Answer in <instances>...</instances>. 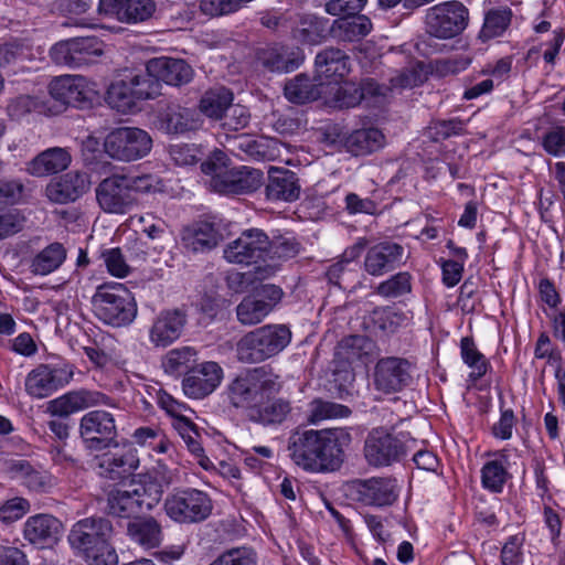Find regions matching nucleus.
Instances as JSON below:
<instances>
[{"label": "nucleus", "mask_w": 565, "mask_h": 565, "mask_svg": "<svg viewBox=\"0 0 565 565\" xmlns=\"http://www.w3.org/2000/svg\"><path fill=\"white\" fill-rule=\"evenodd\" d=\"M351 443V431L345 427L296 428L288 437L287 451L290 460L306 472H333L343 465Z\"/></svg>", "instance_id": "nucleus-1"}, {"label": "nucleus", "mask_w": 565, "mask_h": 565, "mask_svg": "<svg viewBox=\"0 0 565 565\" xmlns=\"http://www.w3.org/2000/svg\"><path fill=\"white\" fill-rule=\"evenodd\" d=\"M113 534L111 521L94 515L75 522L67 535V542L89 565H117L118 555L111 544Z\"/></svg>", "instance_id": "nucleus-2"}, {"label": "nucleus", "mask_w": 565, "mask_h": 565, "mask_svg": "<svg viewBox=\"0 0 565 565\" xmlns=\"http://www.w3.org/2000/svg\"><path fill=\"white\" fill-rule=\"evenodd\" d=\"M282 384L269 365L247 369L236 375L226 387V397L235 408H243L247 416L252 407L268 394H278Z\"/></svg>", "instance_id": "nucleus-3"}, {"label": "nucleus", "mask_w": 565, "mask_h": 565, "mask_svg": "<svg viewBox=\"0 0 565 565\" xmlns=\"http://www.w3.org/2000/svg\"><path fill=\"white\" fill-rule=\"evenodd\" d=\"M291 341V331L285 324H266L245 333L236 343L241 363H262L279 354Z\"/></svg>", "instance_id": "nucleus-4"}, {"label": "nucleus", "mask_w": 565, "mask_h": 565, "mask_svg": "<svg viewBox=\"0 0 565 565\" xmlns=\"http://www.w3.org/2000/svg\"><path fill=\"white\" fill-rule=\"evenodd\" d=\"M94 315L104 323L124 327L137 316V303L132 294L119 282H105L96 288L92 297Z\"/></svg>", "instance_id": "nucleus-5"}, {"label": "nucleus", "mask_w": 565, "mask_h": 565, "mask_svg": "<svg viewBox=\"0 0 565 565\" xmlns=\"http://www.w3.org/2000/svg\"><path fill=\"white\" fill-rule=\"evenodd\" d=\"M163 508L172 521L193 524L206 520L212 513L213 505L204 491L194 488H177L168 493Z\"/></svg>", "instance_id": "nucleus-6"}, {"label": "nucleus", "mask_w": 565, "mask_h": 565, "mask_svg": "<svg viewBox=\"0 0 565 565\" xmlns=\"http://www.w3.org/2000/svg\"><path fill=\"white\" fill-rule=\"evenodd\" d=\"M152 143L148 131L138 127H119L107 134L104 150L115 160L130 162L148 156Z\"/></svg>", "instance_id": "nucleus-7"}, {"label": "nucleus", "mask_w": 565, "mask_h": 565, "mask_svg": "<svg viewBox=\"0 0 565 565\" xmlns=\"http://www.w3.org/2000/svg\"><path fill=\"white\" fill-rule=\"evenodd\" d=\"M469 10L460 1H447L430 7L425 17L426 32L437 39H452L468 25Z\"/></svg>", "instance_id": "nucleus-8"}, {"label": "nucleus", "mask_w": 565, "mask_h": 565, "mask_svg": "<svg viewBox=\"0 0 565 565\" xmlns=\"http://www.w3.org/2000/svg\"><path fill=\"white\" fill-rule=\"evenodd\" d=\"M407 455L405 441L384 427L369 431L363 445V456L369 466L383 468L403 460Z\"/></svg>", "instance_id": "nucleus-9"}, {"label": "nucleus", "mask_w": 565, "mask_h": 565, "mask_svg": "<svg viewBox=\"0 0 565 565\" xmlns=\"http://www.w3.org/2000/svg\"><path fill=\"white\" fill-rule=\"evenodd\" d=\"M79 436L85 448L90 451L118 447L115 417L103 409L90 411L81 418Z\"/></svg>", "instance_id": "nucleus-10"}, {"label": "nucleus", "mask_w": 565, "mask_h": 565, "mask_svg": "<svg viewBox=\"0 0 565 565\" xmlns=\"http://www.w3.org/2000/svg\"><path fill=\"white\" fill-rule=\"evenodd\" d=\"M104 53V42L97 36H78L56 43L51 57L56 64L70 67L89 65Z\"/></svg>", "instance_id": "nucleus-11"}, {"label": "nucleus", "mask_w": 565, "mask_h": 565, "mask_svg": "<svg viewBox=\"0 0 565 565\" xmlns=\"http://www.w3.org/2000/svg\"><path fill=\"white\" fill-rule=\"evenodd\" d=\"M268 235L263 230L249 228L224 247L223 256L231 264L252 265L266 259Z\"/></svg>", "instance_id": "nucleus-12"}, {"label": "nucleus", "mask_w": 565, "mask_h": 565, "mask_svg": "<svg viewBox=\"0 0 565 565\" xmlns=\"http://www.w3.org/2000/svg\"><path fill=\"white\" fill-rule=\"evenodd\" d=\"M74 369L70 364H40L25 379V391L34 398H44L64 387L73 379Z\"/></svg>", "instance_id": "nucleus-13"}, {"label": "nucleus", "mask_w": 565, "mask_h": 565, "mask_svg": "<svg viewBox=\"0 0 565 565\" xmlns=\"http://www.w3.org/2000/svg\"><path fill=\"white\" fill-rule=\"evenodd\" d=\"M374 386L384 394L401 392L413 382V365L404 358L380 359L374 367Z\"/></svg>", "instance_id": "nucleus-14"}, {"label": "nucleus", "mask_w": 565, "mask_h": 565, "mask_svg": "<svg viewBox=\"0 0 565 565\" xmlns=\"http://www.w3.org/2000/svg\"><path fill=\"white\" fill-rule=\"evenodd\" d=\"M351 491L356 501L374 507L391 505L398 497L396 480L393 478L358 479L352 481Z\"/></svg>", "instance_id": "nucleus-15"}, {"label": "nucleus", "mask_w": 565, "mask_h": 565, "mask_svg": "<svg viewBox=\"0 0 565 565\" xmlns=\"http://www.w3.org/2000/svg\"><path fill=\"white\" fill-rule=\"evenodd\" d=\"M99 206L108 213L124 214L136 203L124 180V175L115 174L104 179L96 188Z\"/></svg>", "instance_id": "nucleus-16"}, {"label": "nucleus", "mask_w": 565, "mask_h": 565, "mask_svg": "<svg viewBox=\"0 0 565 565\" xmlns=\"http://www.w3.org/2000/svg\"><path fill=\"white\" fill-rule=\"evenodd\" d=\"M222 379L223 369L216 362H204L186 372L182 388L188 397L201 399L212 394Z\"/></svg>", "instance_id": "nucleus-17"}, {"label": "nucleus", "mask_w": 565, "mask_h": 565, "mask_svg": "<svg viewBox=\"0 0 565 565\" xmlns=\"http://www.w3.org/2000/svg\"><path fill=\"white\" fill-rule=\"evenodd\" d=\"M265 183V195L271 202H294L301 193L297 174L286 168L270 167Z\"/></svg>", "instance_id": "nucleus-18"}, {"label": "nucleus", "mask_w": 565, "mask_h": 565, "mask_svg": "<svg viewBox=\"0 0 565 565\" xmlns=\"http://www.w3.org/2000/svg\"><path fill=\"white\" fill-rule=\"evenodd\" d=\"M63 524L52 514L41 513L30 516L23 526V536L40 548L52 547L60 541Z\"/></svg>", "instance_id": "nucleus-19"}, {"label": "nucleus", "mask_w": 565, "mask_h": 565, "mask_svg": "<svg viewBox=\"0 0 565 565\" xmlns=\"http://www.w3.org/2000/svg\"><path fill=\"white\" fill-rule=\"evenodd\" d=\"M49 93L62 107H83L89 100L87 81L81 75L55 77L49 84Z\"/></svg>", "instance_id": "nucleus-20"}, {"label": "nucleus", "mask_w": 565, "mask_h": 565, "mask_svg": "<svg viewBox=\"0 0 565 565\" xmlns=\"http://www.w3.org/2000/svg\"><path fill=\"white\" fill-rule=\"evenodd\" d=\"M404 247L394 242H381L366 252L364 270L374 277L383 276L403 264Z\"/></svg>", "instance_id": "nucleus-21"}, {"label": "nucleus", "mask_w": 565, "mask_h": 565, "mask_svg": "<svg viewBox=\"0 0 565 565\" xmlns=\"http://www.w3.org/2000/svg\"><path fill=\"white\" fill-rule=\"evenodd\" d=\"M256 58L269 72L289 73L302 64L305 56L299 47L275 44L259 49Z\"/></svg>", "instance_id": "nucleus-22"}, {"label": "nucleus", "mask_w": 565, "mask_h": 565, "mask_svg": "<svg viewBox=\"0 0 565 565\" xmlns=\"http://www.w3.org/2000/svg\"><path fill=\"white\" fill-rule=\"evenodd\" d=\"M223 236L211 222L199 221L185 226L180 234L182 247L188 253H207L214 249Z\"/></svg>", "instance_id": "nucleus-23"}, {"label": "nucleus", "mask_w": 565, "mask_h": 565, "mask_svg": "<svg viewBox=\"0 0 565 565\" xmlns=\"http://www.w3.org/2000/svg\"><path fill=\"white\" fill-rule=\"evenodd\" d=\"M92 185L88 173L82 171H70L52 182L46 188L51 201L60 204L74 202L86 192Z\"/></svg>", "instance_id": "nucleus-24"}, {"label": "nucleus", "mask_w": 565, "mask_h": 565, "mask_svg": "<svg viewBox=\"0 0 565 565\" xmlns=\"http://www.w3.org/2000/svg\"><path fill=\"white\" fill-rule=\"evenodd\" d=\"M263 172L246 166L232 168L225 180L216 179L215 192L221 194H246L258 190L263 184Z\"/></svg>", "instance_id": "nucleus-25"}, {"label": "nucleus", "mask_w": 565, "mask_h": 565, "mask_svg": "<svg viewBox=\"0 0 565 565\" xmlns=\"http://www.w3.org/2000/svg\"><path fill=\"white\" fill-rule=\"evenodd\" d=\"M291 411V402L288 398L268 394L250 408L248 419L264 427L278 426L287 420Z\"/></svg>", "instance_id": "nucleus-26"}, {"label": "nucleus", "mask_w": 565, "mask_h": 565, "mask_svg": "<svg viewBox=\"0 0 565 565\" xmlns=\"http://www.w3.org/2000/svg\"><path fill=\"white\" fill-rule=\"evenodd\" d=\"M138 467L139 458L137 451L130 447L105 452L98 458L100 475L110 480L126 479L131 476Z\"/></svg>", "instance_id": "nucleus-27"}, {"label": "nucleus", "mask_w": 565, "mask_h": 565, "mask_svg": "<svg viewBox=\"0 0 565 565\" xmlns=\"http://www.w3.org/2000/svg\"><path fill=\"white\" fill-rule=\"evenodd\" d=\"M186 323V316L181 310L162 311L150 328V341L156 347L166 348L178 340Z\"/></svg>", "instance_id": "nucleus-28"}, {"label": "nucleus", "mask_w": 565, "mask_h": 565, "mask_svg": "<svg viewBox=\"0 0 565 565\" xmlns=\"http://www.w3.org/2000/svg\"><path fill=\"white\" fill-rule=\"evenodd\" d=\"M8 472L11 478L19 480L29 490L46 492L54 486V478L39 465L26 459H13L8 462Z\"/></svg>", "instance_id": "nucleus-29"}, {"label": "nucleus", "mask_w": 565, "mask_h": 565, "mask_svg": "<svg viewBox=\"0 0 565 565\" xmlns=\"http://www.w3.org/2000/svg\"><path fill=\"white\" fill-rule=\"evenodd\" d=\"M147 68L157 76L159 83L172 86L188 84L193 76L192 67L184 61L172 57H156L147 62Z\"/></svg>", "instance_id": "nucleus-30"}, {"label": "nucleus", "mask_w": 565, "mask_h": 565, "mask_svg": "<svg viewBox=\"0 0 565 565\" xmlns=\"http://www.w3.org/2000/svg\"><path fill=\"white\" fill-rule=\"evenodd\" d=\"M106 398L99 393L81 390L68 392L47 403V413L52 416L68 417L70 415L97 405Z\"/></svg>", "instance_id": "nucleus-31"}, {"label": "nucleus", "mask_w": 565, "mask_h": 565, "mask_svg": "<svg viewBox=\"0 0 565 565\" xmlns=\"http://www.w3.org/2000/svg\"><path fill=\"white\" fill-rule=\"evenodd\" d=\"M316 76L320 82L333 79L338 82L350 72V57L338 47H326L315 58Z\"/></svg>", "instance_id": "nucleus-32"}, {"label": "nucleus", "mask_w": 565, "mask_h": 565, "mask_svg": "<svg viewBox=\"0 0 565 565\" xmlns=\"http://www.w3.org/2000/svg\"><path fill=\"white\" fill-rule=\"evenodd\" d=\"M126 534L132 543L146 550L158 547L163 540L162 526L151 515L131 519L127 523Z\"/></svg>", "instance_id": "nucleus-33"}, {"label": "nucleus", "mask_w": 565, "mask_h": 565, "mask_svg": "<svg viewBox=\"0 0 565 565\" xmlns=\"http://www.w3.org/2000/svg\"><path fill=\"white\" fill-rule=\"evenodd\" d=\"M72 161L66 148L53 147L40 152L28 163V172L35 177H46L65 170Z\"/></svg>", "instance_id": "nucleus-34"}, {"label": "nucleus", "mask_w": 565, "mask_h": 565, "mask_svg": "<svg viewBox=\"0 0 565 565\" xmlns=\"http://www.w3.org/2000/svg\"><path fill=\"white\" fill-rule=\"evenodd\" d=\"M161 128L169 134H183L194 130L200 126L195 110L180 105H168L159 114Z\"/></svg>", "instance_id": "nucleus-35"}, {"label": "nucleus", "mask_w": 565, "mask_h": 565, "mask_svg": "<svg viewBox=\"0 0 565 565\" xmlns=\"http://www.w3.org/2000/svg\"><path fill=\"white\" fill-rule=\"evenodd\" d=\"M323 82L318 77L310 78L307 74H298L287 81L284 87L285 97L292 104L302 105L318 99L321 95L320 87Z\"/></svg>", "instance_id": "nucleus-36"}, {"label": "nucleus", "mask_w": 565, "mask_h": 565, "mask_svg": "<svg viewBox=\"0 0 565 565\" xmlns=\"http://www.w3.org/2000/svg\"><path fill=\"white\" fill-rule=\"evenodd\" d=\"M385 145V136L377 128H362L352 131L344 141V147L353 156L371 154Z\"/></svg>", "instance_id": "nucleus-37"}, {"label": "nucleus", "mask_w": 565, "mask_h": 565, "mask_svg": "<svg viewBox=\"0 0 565 565\" xmlns=\"http://www.w3.org/2000/svg\"><path fill=\"white\" fill-rule=\"evenodd\" d=\"M372 30L371 20L363 14L352 18H339L331 25L333 38L342 42H358Z\"/></svg>", "instance_id": "nucleus-38"}, {"label": "nucleus", "mask_w": 565, "mask_h": 565, "mask_svg": "<svg viewBox=\"0 0 565 565\" xmlns=\"http://www.w3.org/2000/svg\"><path fill=\"white\" fill-rule=\"evenodd\" d=\"M227 142L232 151H241L255 160H270L274 153L270 143L274 141L264 137L255 138L247 134L228 137Z\"/></svg>", "instance_id": "nucleus-39"}, {"label": "nucleus", "mask_w": 565, "mask_h": 565, "mask_svg": "<svg viewBox=\"0 0 565 565\" xmlns=\"http://www.w3.org/2000/svg\"><path fill=\"white\" fill-rule=\"evenodd\" d=\"M135 491L130 487L129 489H115L107 494V510L108 513L126 519H134L142 513L141 507L137 501Z\"/></svg>", "instance_id": "nucleus-40"}, {"label": "nucleus", "mask_w": 565, "mask_h": 565, "mask_svg": "<svg viewBox=\"0 0 565 565\" xmlns=\"http://www.w3.org/2000/svg\"><path fill=\"white\" fill-rule=\"evenodd\" d=\"M234 96L231 89L220 86L204 93L200 100V110L206 117L215 120L223 118L225 111L232 106Z\"/></svg>", "instance_id": "nucleus-41"}, {"label": "nucleus", "mask_w": 565, "mask_h": 565, "mask_svg": "<svg viewBox=\"0 0 565 565\" xmlns=\"http://www.w3.org/2000/svg\"><path fill=\"white\" fill-rule=\"evenodd\" d=\"M66 258V249L63 244L54 242L36 254L30 265L34 275L45 276L56 270Z\"/></svg>", "instance_id": "nucleus-42"}, {"label": "nucleus", "mask_w": 565, "mask_h": 565, "mask_svg": "<svg viewBox=\"0 0 565 565\" xmlns=\"http://www.w3.org/2000/svg\"><path fill=\"white\" fill-rule=\"evenodd\" d=\"M499 459L488 461L481 470L482 486L494 492L499 493L502 491L504 483L508 479V454L505 450L498 452Z\"/></svg>", "instance_id": "nucleus-43"}, {"label": "nucleus", "mask_w": 565, "mask_h": 565, "mask_svg": "<svg viewBox=\"0 0 565 565\" xmlns=\"http://www.w3.org/2000/svg\"><path fill=\"white\" fill-rule=\"evenodd\" d=\"M271 311V303L265 299H258L255 295H249L236 307L237 320L244 326H254L260 323Z\"/></svg>", "instance_id": "nucleus-44"}, {"label": "nucleus", "mask_w": 565, "mask_h": 565, "mask_svg": "<svg viewBox=\"0 0 565 565\" xmlns=\"http://www.w3.org/2000/svg\"><path fill=\"white\" fill-rule=\"evenodd\" d=\"M291 24L292 26H290L289 31L295 40L307 44H317L320 42L323 26L317 17L305 14L296 19L292 15Z\"/></svg>", "instance_id": "nucleus-45"}, {"label": "nucleus", "mask_w": 565, "mask_h": 565, "mask_svg": "<svg viewBox=\"0 0 565 565\" xmlns=\"http://www.w3.org/2000/svg\"><path fill=\"white\" fill-rule=\"evenodd\" d=\"M512 15V10L508 7L489 10L484 15L480 38L489 40L501 36L510 25Z\"/></svg>", "instance_id": "nucleus-46"}, {"label": "nucleus", "mask_w": 565, "mask_h": 565, "mask_svg": "<svg viewBox=\"0 0 565 565\" xmlns=\"http://www.w3.org/2000/svg\"><path fill=\"white\" fill-rule=\"evenodd\" d=\"M196 350L192 347H182L170 350L162 360V367L169 374H181L191 370L196 362Z\"/></svg>", "instance_id": "nucleus-47"}, {"label": "nucleus", "mask_w": 565, "mask_h": 565, "mask_svg": "<svg viewBox=\"0 0 565 565\" xmlns=\"http://www.w3.org/2000/svg\"><path fill=\"white\" fill-rule=\"evenodd\" d=\"M351 415V409L342 404L316 398L309 404L308 422L318 424L326 419L345 418Z\"/></svg>", "instance_id": "nucleus-48"}, {"label": "nucleus", "mask_w": 565, "mask_h": 565, "mask_svg": "<svg viewBox=\"0 0 565 565\" xmlns=\"http://www.w3.org/2000/svg\"><path fill=\"white\" fill-rule=\"evenodd\" d=\"M460 353L463 362L472 369L469 375L472 381H478L486 375L489 363L477 349L472 338L465 337L461 339Z\"/></svg>", "instance_id": "nucleus-49"}, {"label": "nucleus", "mask_w": 565, "mask_h": 565, "mask_svg": "<svg viewBox=\"0 0 565 565\" xmlns=\"http://www.w3.org/2000/svg\"><path fill=\"white\" fill-rule=\"evenodd\" d=\"M107 100L113 108L118 111L126 113L136 105V97L131 89V84L126 77L125 79L113 83L107 90Z\"/></svg>", "instance_id": "nucleus-50"}, {"label": "nucleus", "mask_w": 565, "mask_h": 565, "mask_svg": "<svg viewBox=\"0 0 565 565\" xmlns=\"http://www.w3.org/2000/svg\"><path fill=\"white\" fill-rule=\"evenodd\" d=\"M370 347V341L364 335H349L343 338L335 347L334 355L347 363L360 360Z\"/></svg>", "instance_id": "nucleus-51"}, {"label": "nucleus", "mask_w": 565, "mask_h": 565, "mask_svg": "<svg viewBox=\"0 0 565 565\" xmlns=\"http://www.w3.org/2000/svg\"><path fill=\"white\" fill-rule=\"evenodd\" d=\"M137 100L152 99L160 95L161 84L146 67L145 72L127 76Z\"/></svg>", "instance_id": "nucleus-52"}, {"label": "nucleus", "mask_w": 565, "mask_h": 565, "mask_svg": "<svg viewBox=\"0 0 565 565\" xmlns=\"http://www.w3.org/2000/svg\"><path fill=\"white\" fill-rule=\"evenodd\" d=\"M412 291V275L399 271L379 284L375 292L384 298H398Z\"/></svg>", "instance_id": "nucleus-53"}, {"label": "nucleus", "mask_w": 565, "mask_h": 565, "mask_svg": "<svg viewBox=\"0 0 565 565\" xmlns=\"http://www.w3.org/2000/svg\"><path fill=\"white\" fill-rule=\"evenodd\" d=\"M230 159L222 150H214L209 158L201 163V170L204 174L210 175V188L215 191V181L220 179L225 180V175L231 170L228 169Z\"/></svg>", "instance_id": "nucleus-54"}, {"label": "nucleus", "mask_w": 565, "mask_h": 565, "mask_svg": "<svg viewBox=\"0 0 565 565\" xmlns=\"http://www.w3.org/2000/svg\"><path fill=\"white\" fill-rule=\"evenodd\" d=\"M131 488L142 512L152 510L159 503L163 493L162 486L154 480L131 484Z\"/></svg>", "instance_id": "nucleus-55"}, {"label": "nucleus", "mask_w": 565, "mask_h": 565, "mask_svg": "<svg viewBox=\"0 0 565 565\" xmlns=\"http://www.w3.org/2000/svg\"><path fill=\"white\" fill-rule=\"evenodd\" d=\"M270 247L266 248V258L287 260L297 256L300 244L291 236H276L269 238Z\"/></svg>", "instance_id": "nucleus-56"}, {"label": "nucleus", "mask_w": 565, "mask_h": 565, "mask_svg": "<svg viewBox=\"0 0 565 565\" xmlns=\"http://www.w3.org/2000/svg\"><path fill=\"white\" fill-rule=\"evenodd\" d=\"M124 7L120 22L136 23L149 19L154 12L152 0H129Z\"/></svg>", "instance_id": "nucleus-57"}, {"label": "nucleus", "mask_w": 565, "mask_h": 565, "mask_svg": "<svg viewBox=\"0 0 565 565\" xmlns=\"http://www.w3.org/2000/svg\"><path fill=\"white\" fill-rule=\"evenodd\" d=\"M257 555L250 547L242 546L225 551L210 565H256Z\"/></svg>", "instance_id": "nucleus-58"}, {"label": "nucleus", "mask_w": 565, "mask_h": 565, "mask_svg": "<svg viewBox=\"0 0 565 565\" xmlns=\"http://www.w3.org/2000/svg\"><path fill=\"white\" fill-rule=\"evenodd\" d=\"M30 502L21 497L7 500L0 505V521L13 523L22 519L30 511Z\"/></svg>", "instance_id": "nucleus-59"}, {"label": "nucleus", "mask_w": 565, "mask_h": 565, "mask_svg": "<svg viewBox=\"0 0 565 565\" xmlns=\"http://www.w3.org/2000/svg\"><path fill=\"white\" fill-rule=\"evenodd\" d=\"M366 0H329L326 6V12L341 18H352L359 15L364 8Z\"/></svg>", "instance_id": "nucleus-60"}, {"label": "nucleus", "mask_w": 565, "mask_h": 565, "mask_svg": "<svg viewBox=\"0 0 565 565\" xmlns=\"http://www.w3.org/2000/svg\"><path fill=\"white\" fill-rule=\"evenodd\" d=\"M429 131L435 141L448 139L451 136H460L465 132L463 121L454 118L449 120H438L429 126Z\"/></svg>", "instance_id": "nucleus-61"}, {"label": "nucleus", "mask_w": 565, "mask_h": 565, "mask_svg": "<svg viewBox=\"0 0 565 565\" xmlns=\"http://www.w3.org/2000/svg\"><path fill=\"white\" fill-rule=\"evenodd\" d=\"M102 257L110 275L118 278H124L129 274L130 267L126 263L120 248L116 247L105 249L102 253Z\"/></svg>", "instance_id": "nucleus-62"}, {"label": "nucleus", "mask_w": 565, "mask_h": 565, "mask_svg": "<svg viewBox=\"0 0 565 565\" xmlns=\"http://www.w3.org/2000/svg\"><path fill=\"white\" fill-rule=\"evenodd\" d=\"M542 146L551 156H565V127H556L547 131L543 136Z\"/></svg>", "instance_id": "nucleus-63"}, {"label": "nucleus", "mask_w": 565, "mask_h": 565, "mask_svg": "<svg viewBox=\"0 0 565 565\" xmlns=\"http://www.w3.org/2000/svg\"><path fill=\"white\" fill-rule=\"evenodd\" d=\"M223 127L228 130H239L245 128L249 121V113L242 105H233L227 108L223 116Z\"/></svg>", "instance_id": "nucleus-64"}]
</instances>
